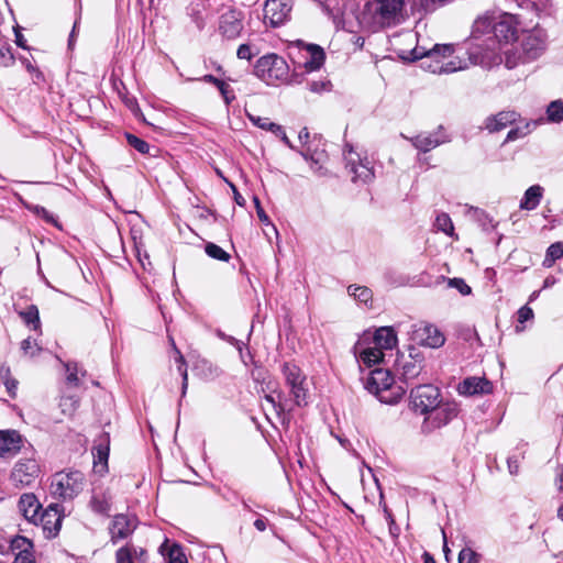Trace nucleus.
<instances>
[{
	"instance_id": "obj_1",
	"label": "nucleus",
	"mask_w": 563,
	"mask_h": 563,
	"mask_svg": "<svg viewBox=\"0 0 563 563\" xmlns=\"http://www.w3.org/2000/svg\"><path fill=\"white\" fill-rule=\"evenodd\" d=\"M517 21L514 15L504 14L495 19L493 36H488L483 44H474L468 52L470 60L474 65L490 68L499 65L501 45L509 44L517 38Z\"/></svg>"
},
{
	"instance_id": "obj_2",
	"label": "nucleus",
	"mask_w": 563,
	"mask_h": 563,
	"mask_svg": "<svg viewBox=\"0 0 563 563\" xmlns=\"http://www.w3.org/2000/svg\"><path fill=\"white\" fill-rule=\"evenodd\" d=\"M407 18L406 0H365L357 21L361 27L377 32L397 26Z\"/></svg>"
},
{
	"instance_id": "obj_3",
	"label": "nucleus",
	"mask_w": 563,
	"mask_h": 563,
	"mask_svg": "<svg viewBox=\"0 0 563 563\" xmlns=\"http://www.w3.org/2000/svg\"><path fill=\"white\" fill-rule=\"evenodd\" d=\"M364 387L375 395L380 402L397 404L405 395L401 386L395 385L394 377L388 369L376 368L371 371L365 379Z\"/></svg>"
},
{
	"instance_id": "obj_4",
	"label": "nucleus",
	"mask_w": 563,
	"mask_h": 563,
	"mask_svg": "<svg viewBox=\"0 0 563 563\" xmlns=\"http://www.w3.org/2000/svg\"><path fill=\"white\" fill-rule=\"evenodd\" d=\"M85 486V475L80 471L56 473L51 483V493L55 497L73 499Z\"/></svg>"
},
{
	"instance_id": "obj_5",
	"label": "nucleus",
	"mask_w": 563,
	"mask_h": 563,
	"mask_svg": "<svg viewBox=\"0 0 563 563\" xmlns=\"http://www.w3.org/2000/svg\"><path fill=\"white\" fill-rule=\"evenodd\" d=\"M282 373L289 388L290 405L294 404L298 407L306 406L308 404V388L306 376L302 374L301 369L296 364L284 363Z\"/></svg>"
},
{
	"instance_id": "obj_6",
	"label": "nucleus",
	"mask_w": 563,
	"mask_h": 563,
	"mask_svg": "<svg viewBox=\"0 0 563 563\" xmlns=\"http://www.w3.org/2000/svg\"><path fill=\"white\" fill-rule=\"evenodd\" d=\"M255 75L264 81H282L287 78L288 65L283 57L275 54L261 57L254 67Z\"/></svg>"
},
{
	"instance_id": "obj_7",
	"label": "nucleus",
	"mask_w": 563,
	"mask_h": 563,
	"mask_svg": "<svg viewBox=\"0 0 563 563\" xmlns=\"http://www.w3.org/2000/svg\"><path fill=\"white\" fill-rule=\"evenodd\" d=\"M454 52V47L449 44L434 45L432 49L423 54L427 58L434 59L437 65L432 68V73H454L466 68V64L457 57L451 58L445 62L444 59L451 57Z\"/></svg>"
},
{
	"instance_id": "obj_8",
	"label": "nucleus",
	"mask_w": 563,
	"mask_h": 563,
	"mask_svg": "<svg viewBox=\"0 0 563 563\" xmlns=\"http://www.w3.org/2000/svg\"><path fill=\"white\" fill-rule=\"evenodd\" d=\"M519 47L522 55H520L518 59H512V55L510 53L506 54L505 66L508 69L515 68L520 63H528L537 59L544 51V42L539 35L529 33L523 36Z\"/></svg>"
},
{
	"instance_id": "obj_9",
	"label": "nucleus",
	"mask_w": 563,
	"mask_h": 563,
	"mask_svg": "<svg viewBox=\"0 0 563 563\" xmlns=\"http://www.w3.org/2000/svg\"><path fill=\"white\" fill-rule=\"evenodd\" d=\"M410 340L421 346L439 349L444 344L445 336L434 324L420 321L412 324Z\"/></svg>"
},
{
	"instance_id": "obj_10",
	"label": "nucleus",
	"mask_w": 563,
	"mask_h": 563,
	"mask_svg": "<svg viewBox=\"0 0 563 563\" xmlns=\"http://www.w3.org/2000/svg\"><path fill=\"white\" fill-rule=\"evenodd\" d=\"M440 390L431 385L423 384L411 389L410 399L415 410L428 415L441 400Z\"/></svg>"
},
{
	"instance_id": "obj_11",
	"label": "nucleus",
	"mask_w": 563,
	"mask_h": 563,
	"mask_svg": "<svg viewBox=\"0 0 563 563\" xmlns=\"http://www.w3.org/2000/svg\"><path fill=\"white\" fill-rule=\"evenodd\" d=\"M63 510L62 505L51 504L41 511L34 522V526L42 528L43 534L46 539H53L59 533L64 518Z\"/></svg>"
},
{
	"instance_id": "obj_12",
	"label": "nucleus",
	"mask_w": 563,
	"mask_h": 563,
	"mask_svg": "<svg viewBox=\"0 0 563 563\" xmlns=\"http://www.w3.org/2000/svg\"><path fill=\"white\" fill-rule=\"evenodd\" d=\"M40 474V466L33 459L20 460L13 467L11 479L15 486L31 485Z\"/></svg>"
},
{
	"instance_id": "obj_13",
	"label": "nucleus",
	"mask_w": 563,
	"mask_h": 563,
	"mask_svg": "<svg viewBox=\"0 0 563 563\" xmlns=\"http://www.w3.org/2000/svg\"><path fill=\"white\" fill-rule=\"evenodd\" d=\"M262 390L265 393V401L271 405L276 413L291 410L290 399L279 388V384L276 380L269 379L265 382Z\"/></svg>"
},
{
	"instance_id": "obj_14",
	"label": "nucleus",
	"mask_w": 563,
	"mask_h": 563,
	"mask_svg": "<svg viewBox=\"0 0 563 563\" xmlns=\"http://www.w3.org/2000/svg\"><path fill=\"white\" fill-rule=\"evenodd\" d=\"M291 0H266L264 5V20L272 26L283 24L291 11Z\"/></svg>"
},
{
	"instance_id": "obj_15",
	"label": "nucleus",
	"mask_w": 563,
	"mask_h": 563,
	"mask_svg": "<svg viewBox=\"0 0 563 563\" xmlns=\"http://www.w3.org/2000/svg\"><path fill=\"white\" fill-rule=\"evenodd\" d=\"M459 408L455 402L440 400L428 413L426 422L432 428H440L449 423L457 416Z\"/></svg>"
},
{
	"instance_id": "obj_16",
	"label": "nucleus",
	"mask_w": 563,
	"mask_h": 563,
	"mask_svg": "<svg viewBox=\"0 0 563 563\" xmlns=\"http://www.w3.org/2000/svg\"><path fill=\"white\" fill-rule=\"evenodd\" d=\"M243 14L241 11L235 9H229L224 13L221 14L219 21V31L220 33L229 38H236L242 30H243Z\"/></svg>"
},
{
	"instance_id": "obj_17",
	"label": "nucleus",
	"mask_w": 563,
	"mask_h": 563,
	"mask_svg": "<svg viewBox=\"0 0 563 563\" xmlns=\"http://www.w3.org/2000/svg\"><path fill=\"white\" fill-rule=\"evenodd\" d=\"M408 140L417 150L423 153H427L437 146L449 142V137L442 131V126H439L438 131L421 133Z\"/></svg>"
},
{
	"instance_id": "obj_18",
	"label": "nucleus",
	"mask_w": 563,
	"mask_h": 563,
	"mask_svg": "<svg viewBox=\"0 0 563 563\" xmlns=\"http://www.w3.org/2000/svg\"><path fill=\"white\" fill-rule=\"evenodd\" d=\"M136 528V519L126 515H117L109 528L111 540L117 542L128 538Z\"/></svg>"
},
{
	"instance_id": "obj_19",
	"label": "nucleus",
	"mask_w": 563,
	"mask_h": 563,
	"mask_svg": "<svg viewBox=\"0 0 563 563\" xmlns=\"http://www.w3.org/2000/svg\"><path fill=\"white\" fill-rule=\"evenodd\" d=\"M23 439L15 430H0V456H13L22 448Z\"/></svg>"
},
{
	"instance_id": "obj_20",
	"label": "nucleus",
	"mask_w": 563,
	"mask_h": 563,
	"mask_svg": "<svg viewBox=\"0 0 563 563\" xmlns=\"http://www.w3.org/2000/svg\"><path fill=\"white\" fill-rule=\"evenodd\" d=\"M519 115L515 111H500L485 119L483 128L489 133L499 132L517 122Z\"/></svg>"
},
{
	"instance_id": "obj_21",
	"label": "nucleus",
	"mask_w": 563,
	"mask_h": 563,
	"mask_svg": "<svg viewBox=\"0 0 563 563\" xmlns=\"http://www.w3.org/2000/svg\"><path fill=\"white\" fill-rule=\"evenodd\" d=\"M457 391L463 396L489 394L492 391V384L486 378L472 376L459 384Z\"/></svg>"
},
{
	"instance_id": "obj_22",
	"label": "nucleus",
	"mask_w": 563,
	"mask_h": 563,
	"mask_svg": "<svg viewBox=\"0 0 563 563\" xmlns=\"http://www.w3.org/2000/svg\"><path fill=\"white\" fill-rule=\"evenodd\" d=\"M18 508L24 519L34 525L41 514L42 505L34 494L29 493L21 495Z\"/></svg>"
},
{
	"instance_id": "obj_23",
	"label": "nucleus",
	"mask_w": 563,
	"mask_h": 563,
	"mask_svg": "<svg viewBox=\"0 0 563 563\" xmlns=\"http://www.w3.org/2000/svg\"><path fill=\"white\" fill-rule=\"evenodd\" d=\"M346 162L350 172L354 174V180L360 179L363 183H367L374 178L373 167L371 166V162L367 158L361 159L357 156L356 162L352 152H350L349 156L346 157Z\"/></svg>"
},
{
	"instance_id": "obj_24",
	"label": "nucleus",
	"mask_w": 563,
	"mask_h": 563,
	"mask_svg": "<svg viewBox=\"0 0 563 563\" xmlns=\"http://www.w3.org/2000/svg\"><path fill=\"white\" fill-rule=\"evenodd\" d=\"M495 19L489 15H483L475 20L472 30V37L475 41H481L479 44L488 37L493 36Z\"/></svg>"
},
{
	"instance_id": "obj_25",
	"label": "nucleus",
	"mask_w": 563,
	"mask_h": 563,
	"mask_svg": "<svg viewBox=\"0 0 563 563\" xmlns=\"http://www.w3.org/2000/svg\"><path fill=\"white\" fill-rule=\"evenodd\" d=\"M373 344L383 351L393 350L397 345V335L389 327L377 329L373 335Z\"/></svg>"
},
{
	"instance_id": "obj_26",
	"label": "nucleus",
	"mask_w": 563,
	"mask_h": 563,
	"mask_svg": "<svg viewBox=\"0 0 563 563\" xmlns=\"http://www.w3.org/2000/svg\"><path fill=\"white\" fill-rule=\"evenodd\" d=\"M93 454V465L98 472L103 471L108 465L109 457V435L103 434L99 443L96 444L92 449Z\"/></svg>"
},
{
	"instance_id": "obj_27",
	"label": "nucleus",
	"mask_w": 563,
	"mask_h": 563,
	"mask_svg": "<svg viewBox=\"0 0 563 563\" xmlns=\"http://www.w3.org/2000/svg\"><path fill=\"white\" fill-rule=\"evenodd\" d=\"M362 343L358 342L355 345V353L358 355V358L368 367L378 364L384 357V351L376 346L364 347L361 350Z\"/></svg>"
},
{
	"instance_id": "obj_28",
	"label": "nucleus",
	"mask_w": 563,
	"mask_h": 563,
	"mask_svg": "<svg viewBox=\"0 0 563 563\" xmlns=\"http://www.w3.org/2000/svg\"><path fill=\"white\" fill-rule=\"evenodd\" d=\"M159 552L164 556L167 563H186L187 558L181 549V547L177 543H169L168 540L159 547Z\"/></svg>"
},
{
	"instance_id": "obj_29",
	"label": "nucleus",
	"mask_w": 563,
	"mask_h": 563,
	"mask_svg": "<svg viewBox=\"0 0 563 563\" xmlns=\"http://www.w3.org/2000/svg\"><path fill=\"white\" fill-rule=\"evenodd\" d=\"M542 196H543V188L540 186V185H533L531 187H529L525 194H523V197L520 201V209L521 210H528V211H531V210H534L541 199H542Z\"/></svg>"
},
{
	"instance_id": "obj_30",
	"label": "nucleus",
	"mask_w": 563,
	"mask_h": 563,
	"mask_svg": "<svg viewBox=\"0 0 563 563\" xmlns=\"http://www.w3.org/2000/svg\"><path fill=\"white\" fill-rule=\"evenodd\" d=\"M307 53L309 57L303 62V66L308 71H313L319 69L324 62V52L318 46L310 44L307 46Z\"/></svg>"
},
{
	"instance_id": "obj_31",
	"label": "nucleus",
	"mask_w": 563,
	"mask_h": 563,
	"mask_svg": "<svg viewBox=\"0 0 563 563\" xmlns=\"http://www.w3.org/2000/svg\"><path fill=\"white\" fill-rule=\"evenodd\" d=\"M91 509L100 515H108L111 508V497L107 493H96L90 500Z\"/></svg>"
},
{
	"instance_id": "obj_32",
	"label": "nucleus",
	"mask_w": 563,
	"mask_h": 563,
	"mask_svg": "<svg viewBox=\"0 0 563 563\" xmlns=\"http://www.w3.org/2000/svg\"><path fill=\"white\" fill-rule=\"evenodd\" d=\"M561 257H563V243L555 242L548 247L545 257L543 260V266L550 268L553 266L555 261L560 260Z\"/></svg>"
},
{
	"instance_id": "obj_33",
	"label": "nucleus",
	"mask_w": 563,
	"mask_h": 563,
	"mask_svg": "<svg viewBox=\"0 0 563 563\" xmlns=\"http://www.w3.org/2000/svg\"><path fill=\"white\" fill-rule=\"evenodd\" d=\"M173 345H175L173 343ZM175 353H176V363H177V369L179 374L181 375L183 383H181V398L186 396L187 389H188V371L185 357L180 353V351L174 346Z\"/></svg>"
},
{
	"instance_id": "obj_34",
	"label": "nucleus",
	"mask_w": 563,
	"mask_h": 563,
	"mask_svg": "<svg viewBox=\"0 0 563 563\" xmlns=\"http://www.w3.org/2000/svg\"><path fill=\"white\" fill-rule=\"evenodd\" d=\"M422 369V364L417 361H408L402 364L401 367V377L408 383L415 378H417Z\"/></svg>"
},
{
	"instance_id": "obj_35",
	"label": "nucleus",
	"mask_w": 563,
	"mask_h": 563,
	"mask_svg": "<svg viewBox=\"0 0 563 563\" xmlns=\"http://www.w3.org/2000/svg\"><path fill=\"white\" fill-rule=\"evenodd\" d=\"M246 115L254 125H256L257 128H260L262 130L269 131L273 134H277V132H282V125L271 122L268 118H262V117L254 115L251 113H246Z\"/></svg>"
},
{
	"instance_id": "obj_36",
	"label": "nucleus",
	"mask_w": 563,
	"mask_h": 563,
	"mask_svg": "<svg viewBox=\"0 0 563 563\" xmlns=\"http://www.w3.org/2000/svg\"><path fill=\"white\" fill-rule=\"evenodd\" d=\"M20 316L29 327H32L33 330H37L40 328V316L35 306H30L25 311H22Z\"/></svg>"
},
{
	"instance_id": "obj_37",
	"label": "nucleus",
	"mask_w": 563,
	"mask_h": 563,
	"mask_svg": "<svg viewBox=\"0 0 563 563\" xmlns=\"http://www.w3.org/2000/svg\"><path fill=\"white\" fill-rule=\"evenodd\" d=\"M434 225L439 231H442L446 235H450V236L453 235L454 225H453L452 220L448 213L443 212V213L438 214L435 218Z\"/></svg>"
},
{
	"instance_id": "obj_38",
	"label": "nucleus",
	"mask_w": 563,
	"mask_h": 563,
	"mask_svg": "<svg viewBox=\"0 0 563 563\" xmlns=\"http://www.w3.org/2000/svg\"><path fill=\"white\" fill-rule=\"evenodd\" d=\"M349 294L363 303L372 300V290L365 286H350Z\"/></svg>"
},
{
	"instance_id": "obj_39",
	"label": "nucleus",
	"mask_w": 563,
	"mask_h": 563,
	"mask_svg": "<svg viewBox=\"0 0 563 563\" xmlns=\"http://www.w3.org/2000/svg\"><path fill=\"white\" fill-rule=\"evenodd\" d=\"M534 126H536V123L528 122L523 126H517L515 129H511L507 133L505 142H512L518 139L525 137L526 135H528L531 132L532 128H534Z\"/></svg>"
},
{
	"instance_id": "obj_40",
	"label": "nucleus",
	"mask_w": 563,
	"mask_h": 563,
	"mask_svg": "<svg viewBox=\"0 0 563 563\" xmlns=\"http://www.w3.org/2000/svg\"><path fill=\"white\" fill-rule=\"evenodd\" d=\"M548 119L552 122H559L563 119V101L554 100L547 108Z\"/></svg>"
},
{
	"instance_id": "obj_41",
	"label": "nucleus",
	"mask_w": 563,
	"mask_h": 563,
	"mask_svg": "<svg viewBox=\"0 0 563 563\" xmlns=\"http://www.w3.org/2000/svg\"><path fill=\"white\" fill-rule=\"evenodd\" d=\"M205 251L208 256L222 262H229L231 257L228 252L214 243H208L205 247Z\"/></svg>"
},
{
	"instance_id": "obj_42",
	"label": "nucleus",
	"mask_w": 563,
	"mask_h": 563,
	"mask_svg": "<svg viewBox=\"0 0 563 563\" xmlns=\"http://www.w3.org/2000/svg\"><path fill=\"white\" fill-rule=\"evenodd\" d=\"M333 23L336 27H341L343 30H352V21L349 19V16L344 12H340V9H336V12L334 13V10L330 11Z\"/></svg>"
},
{
	"instance_id": "obj_43",
	"label": "nucleus",
	"mask_w": 563,
	"mask_h": 563,
	"mask_svg": "<svg viewBox=\"0 0 563 563\" xmlns=\"http://www.w3.org/2000/svg\"><path fill=\"white\" fill-rule=\"evenodd\" d=\"M126 141L130 146H132L142 154H147L150 151L148 143L133 134H126Z\"/></svg>"
},
{
	"instance_id": "obj_44",
	"label": "nucleus",
	"mask_w": 563,
	"mask_h": 563,
	"mask_svg": "<svg viewBox=\"0 0 563 563\" xmlns=\"http://www.w3.org/2000/svg\"><path fill=\"white\" fill-rule=\"evenodd\" d=\"M21 350L24 355L34 357L38 354L41 351V347L37 345V343L32 340L31 338H27L21 342Z\"/></svg>"
},
{
	"instance_id": "obj_45",
	"label": "nucleus",
	"mask_w": 563,
	"mask_h": 563,
	"mask_svg": "<svg viewBox=\"0 0 563 563\" xmlns=\"http://www.w3.org/2000/svg\"><path fill=\"white\" fill-rule=\"evenodd\" d=\"M11 545L12 549L16 550L18 552L33 551V543L31 542V540L22 536H18L16 538H14L12 540Z\"/></svg>"
},
{
	"instance_id": "obj_46",
	"label": "nucleus",
	"mask_w": 563,
	"mask_h": 563,
	"mask_svg": "<svg viewBox=\"0 0 563 563\" xmlns=\"http://www.w3.org/2000/svg\"><path fill=\"white\" fill-rule=\"evenodd\" d=\"M14 63V55L12 49L8 45L0 47V64L4 67H9Z\"/></svg>"
},
{
	"instance_id": "obj_47",
	"label": "nucleus",
	"mask_w": 563,
	"mask_h": 563,
	"mask_svg": "<svg viewBox=\"0 0 563 563\" xmlns=\"http://www.w3.org/2000/svg\"><path fill=\"white\" fill-rule=\"evenodd\" d=\"M22 63L24 64L26 70L32 75L34 84L38 85L44 81V75L36 66L31 64V62L27 59H23Z\"/></svg>"
},
{
	"instance_id": "obj_48",
	"label": "nucleus",
	"mask_w": 563,
	"mask_h": 563,
	"mask_svg": "<svg viewBox=\"0 0 563 563\" xmlns=\"http://www.w3.org/2000/svg\"><path fill=\"white\" fill-rule=\"evenodd\" d=\"M478 555L470 548H464L459 553V563H477Z\"/></svg>"
},
{
	"instance_id": "obj_49",
	"label": "nucleus",
	"mask_w": 563,
	"mask_h": 563,
	"mask_svg": "<svg viewBox=\"0 0 563 563\" xmlns=\"http://www.w3.org/2000/svg\"><path fill=\"white\" fill-rule=\"evenodd\" d=\"M449 287L456 288L463 296L470 295L472 289L462 278L448 279Z\"/></svg>"
},
{
	"instance_id": "obj_50",
	"label": "nucleus",
	"mask_w": 563,
	"mask_h": 563,
	"mask_svg": "<svg viewBox=\"0 0 563 563\" xmlns=\"http://www.w3.org/2000/svg\"><path fill=\"white\" fill-rule=\"evenodd\" d=\"M253 202L255 205V208H256V213H257V217L258 219L261 220L262 223L266 224V225H272L273 230L275 231V233H277V229L275 228V225L271 222L268 216L266 214V212L264 211V209L262 208L261 206V201L260 199L254 196L253 197Z\"/></svg>"
},
{
	"instance_id": "obj_51",
	"label": "nucleus",
	"mask_w": 563,
	"mask_h": 563,
	"mask_svg": "<svg viewBox=\"0 0 563 563\" xmlns=\"http://www.w3.org/2000/svg\"><path fill=\"white\" fill-rule=\"evenodd\" d=\"M117 563H133L132 549L130 547L120 548L115 554Z\"/></svg>"
},
{
	"instance_id": "obj_52",
	"label": "nucleus",
	"mask_w": 563,
	"mask_h": 563,
	"mask_svg": "<svg viewBox=\"0 0 563 563\" xmlns=\"http://www.w3.org/2000/svg\"><path fill=\"white\" fill-rule=\"evenodd\" d=\"M30 210H32L35 214L43 218L48 223H55V219L53 214L47 211L44 207L41 206H32L29 207Z\"/></svg>"
},
{
	"instance_id": "obj_53",
	"label": "nucleus",
	"mask_w": 563,
	"mask_h": 563,
	"mask_svg": "<svg viewBox=\"0 0 563 563\" xmlns=\"http://www.w3.org/2000/svg\"><path fill=\"white\" fill-rule=\"evenodd\" d=\"M518 322L525 323L526 321L532 320L534 317L533 310L529 306L521 307L518 312Z\"/></svg>"
},
{
	"instance_id": "obj_54",
	"label": "nucleus",
	"mask_w": 563,
	"mask_h": 563,
	"mask_svg": "<svg viewBox=\"0 0 563 563\" xmlns=\"http://www.w3.org/2000/svg\"><path fill=\"white\" fill-rule=\"evenodd\" d=\"M67 382L74 385L79 383L77 364H66Z\"/></svg>"
},
{
	"instance_id": "obj_55",
	"label": "nucleus",
	"mask_w": 563,
	"mask_h": 563,
	"mask_svg": "<svg viewBox=\"0 0 563 563\" xmlns=\"http://www.w3.org/2000/svg\"><path fill=\"white\" fill-rule=\"evenodd\" d=\"M14 563H35L33 551L18 552L14 558Z\"/></svg>"
},
{
	"instance_id": "obj_56",
	"label": "nucleus",
	"mask_w": 563,
	"mask_h": 563,
	"mask_svg": "<svg viewBox=\"0 0 563 563\" xmlns=\"http://www.w3.org/2000/svg\"><path fill=\"white\" fill-rule=\"evenodd\" d=\"M521 459L522 456L519 455H511L507 459L508 471L511 475L518 474Z\"/></svg>"
},
{
	"instance_id": "obj_57",
	"label": "nucleus",
	"mask_w": 563,
	"mask_h": 563,
	"mask_svg": "<svg viewBox=\"0 0 563 563\" xmlns=\"http://www.w3.org/2000/svg\"><path fill=\"white\" fill-rule=\"evenodd\" d=\"M219 82V90L221 95L223 96L225 103L229 104L233 99L234 96L232 91L230 90V86L225 84L224 81H218Z\"/></svg>"
},
{
	"instance_id": "obj_58",
	"label": "nucleus",
	"mask_w": 563,
	"mask_h": 563,
	"mask_svg": "<svg viewBox=\"0 0 563 563\" xmlns=\"http://www.w3.org/2000/svg\"><path fill=\"white\" fill-rule=\"evenodd\" d=\"M236 55L239 58L246 60H250L253 56L251 47L247 44L240 45Z\"/></svg>"
},
{
	"instance_id": "obj_59",
	"label": "nucleus",
	"mask_w": 563,
	"mask_h": 563,
	"mask_svg": "<svg viewBox=\"0 0 563 563\" xmlns=\"http://www.w3.org/2000/svg\"><path fill=\"white\" fill-rule=\"evenodd\" d=\"M5 388L9 395L14 398L18 389V380L11 377H7L4 380Z\"/></svg>"
},
{
	"instance_id": "obj_60",
	"label": "nucleus",
	"mask_w": 563,
	"mask_h": 563,
	"mask_svg": "<svg viewBox=\"0 0 563 563\" xmlns=\"http://www.w3.org/2000/svg\"><path fill=\"white\" fill-rule=\"evenodd\" d=\"M229 186L232 189L235 202L239 206L243 207L245 205V199L243 198V196L238 191V189L233 183H229Z\"/></svg>"
},
{
	"instance_id": "obj_61",
	"label": "nucleus",
	"mask_w": 563,
	"mask_h": 563,
	"mask_svg": "<svg viewBox=\"0 0 563 563\" xmlns=\"http://www.w3.org/2000/svg\"><path fill=\"white\" fill-rule=\"evenodd\" d=\"M309 89L312 92H320L327 89V82L324 81H312L309 84Z\"/></svg>"
},
{
	"instance_id": "obj_62",
	"label": "nucleus",
	"mask_w": 563,
	"mask_h": 563,
	"mask_svg": "<svg viewBox=\"0 0 563 563\" xmlns=\"http://www.w3.org/2000/svg\"><path fill=\"white\" fill-rule=\"evenodd\" d=\"M14 33H15V44L19 47L26 49L27 48L26 41H25L23 34L21 33V31L19 29H15Z\"/></svg>"
},
{
	"instance_id": "obj_63",
	"label": "nucleus",
	"mask_w": 563,
	"mask_h": 563,
	"mask_svg": "<svg viewBox=\"0 0 563 563\" xmlns=\"http://www.w3.org/2000/svg\"><path fill=\"white\" fill-rule=\"evenodd\" d=\"M132 549L133 559H137L140 561H145L146 551L142 548L135 549L133 547H130Z\"/></svg>"
},
{
	"instance_id": "obj_64",
	"label": "nucleus",
	"mask_w": 563,
	"mask_h": 563,
	"mask_svg": "<svg viewBox=\"0 0 563 563\" xmlns=\"http://www.w3.org/2000/svg\"><path fill=\"white\" fill-rule=\"evenodd\" d=\"M384 512H385V515H386L387 520L389 521V531H390V533H391V534H396L394 530H396V529H397V527H396V525H395V520H394V518H393V516H391L390 511L385 507V508H384Z\"/></svg>"
}]
</instances>
